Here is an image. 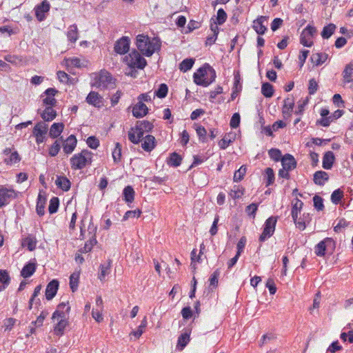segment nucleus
Segmentation results:
<instances>
[{
    "instance_id": "obj_1",
    "label": "nucleus",
    "mask_w": 353,
    "mask_h": 353,
    "mask_svg": "<svg viewBox=\"0 0 353 353\" xmlns=\"http://www.w3.org/2000/svg\"><path fill=\"white\" fill-rule=\"evenodd\" d=\"M136 45L138 50L145 56L150 57L155 51L160 50L161 41L158 38H150L144 34L137 36Z\"/></svg>"
},
{
    "instance_id": "obj_2",
    "label": "nucleus",
    "mask_w": 353,
    "mask_h": 353,
    "mask_svg": "<svg viewBox=\"0 0 353 353\" xmlns=\"http://www.w3.org/2000/svg\"><path fill=\"white\" fill-rule=\"evenodd\" d=\"M216 75L214 69L208 63H205L199 68L193 74L194 82L203 87H208L216 79Z\"/></svg>"
},
{
    "instance_id": "obj_3",
    "label": "nucleus",
    "mask_w": 353,
    "mask_h": 353,
    "mask_svg": "<svg viewBox=\"0 0 353 353\" xmlns=\"http://www.w3.org/2000/svg\"><path fill=\"white\" fill-rule=\"evenodd\" d=\"M92 152L83 150L81 152L74 154L70 159L72 170H81L92 163Z\"/></svg>"
},
{
    "instance_id": "obj_4",
    "label": "nucleus",
    "mask_w": 353,
    "mask_h": 353,
    "mask_svg": "<svg viewBox=\"0 0 353 353\" xmlns=\"http://www.w3.org/2000/svg\"><path fill=\"white\" fill-rule=\"evenodd\" d=\"M91 86L100 89H110L114 87V82L110 73L105 70H101L98 74H95Z\"/></svg>"
},
{
    "instance_id": "obj_5",
    "label": "nucleus",
    "mask_w": 353,
    "mask_h": 353,
    "mask_svg": "<svg viewBox=\"0 0 353 353\" xmlns=\"http://www.w3.org/2000/svg\"><path fill=\"white\" fill-rule=\"evenodd\" d=\"M125 60L131 68L143 69L147 64L146 60L137 50L131 52L125 57Z\"/></svg>"
},
{
    "instance_id": "obj_6",
    "label": "nucleus",
    "mask_w": 353,
    "mask_h": 353,
    "mask_svg": "<svg viewBox=\"0 0 353 353\" xmlns=\"http://www.w3.org/2000/svg\"><path fill=\"white\" fill-rule=\"evenodd\" d=\"M277 222V216H272L269 217L265 222L263 230L259 236L261 242L265 241L266 239L272 236L274 232L276 224Z\"/></svg>"
},
{
    "instance_id": "obj_7",
    "label": "nucleus",
    "mask_w": 353,
    "mask_h": 353,
    "mask_svg": "<svg viewBox=\"0 0 353 353\" xmlns=\"http://www.w3.org/2000/svg\"><path fill=\"white\" fill-rule=\"evenodd\" d=\"M335 248V242L332 238H325L315 246V254L323 256L326 251L332 252Z\"/></svg>"
},
{
    "instance_id": "obj_8",
    "label": "nucleus",
    "mask_w": 353,
    "mask_h": 353,
    "mask_svg": "<svg viewBox=\"0 0 353 353\" xmlns=\"http://www.w3.org/2000/svg\"><path fill=\"white\" fill-rule=\"evenodd\" d=\"M47 132L48 125L45 122L40 121L35 125L32 130V134L35 137L36 142L38 144L44 142Z\"/></svg>"
},
{
    "instance_id": "obj_9",
    "label": "nucleus",
    "mask_w": 353,
    "mask_h": 353,
    "mask_svg": "<svg viewBox=\"0 0 353 353\" xmlns=\"http://www.w3.org/2000/svg\"><path fill=\"white\" fill-rule=\"evenodd\" d=\"M16 196L17 194L13 189H8L3 185H0V208L8 204Z\"/></svg>"
},
{
    "instance_id": "obj_10",
    "label": "nucleus",
    "mask_w": 353,
    "mask_h": 353,
    "mask_svg": "<svg viewBox=\"0 0 353 353\" xmlns=\"http://www.w3.org/2000/svg\"><path fill=\"white\" fill-rule=\"evenodd\" d=\"M70 311V306L69 302H61L57 305V310L52 314V319L53 320L59 319H68V315Z\"/></svg>"
},
{
    "instance_id": "obj_11",
    "label": "nucleus",
    "mask_w": 353,
    "mask_h": 353,
    "mask_svg": "<svg viewBox=\"0 0 353 353\" xmlns=\"http://www.w3.org/2000/svg\"><path fill=\"white\" fill-rule=\"evenodd\" d=\"M59 139L61 143H62L63 152L66 154H71L77 146V140L76 137L73 134H71L65 140H63V137H61Z\"/></svg>"
},
{
    "instance_id": "obj_12",
    "label": "nucleus",
    "mask_w": 353,
    "mask_h": 353,
    "mask_svg": "<svg viewBox=\"0 0 353 353\" xmlns=\"http://www.w3.org/2000/svg\"><path fill=\"white\" fill-rule=\"evenodd\" d=\"M50 5L47 0H43L40 4L35 6V15L39 21H42L46 19V14L50 10Z\"/></svg>"
},
{
    "instance_id": "obj_13",
    "label": "nucleus",
    "mask_w": 353,
    "mask_h": 353,
    "mask_svg": "<svg viewBox=\"0 0 353 353\" xmlns=\"http://www.w3.org/2000/svg\"><path fill=\"white\" fill-rule=\"evenodd\" d=\"M130 39L127 37H123L114 44V51L120 54H124L130 49Z\"/></svg>"
},
{
    "instance_id": "obj_14",
    "label": "nucleus",
    "mask_w": 353,
    "mask_h": 353,
    "mask_svg": "<svg viewBox=\"0 0 353 353\" xmlns=\"http://www.w3.org/2000/svg\"><path fill=\"white\" fill-rule=\"evenodd\" d=\"M191 330L185 329V331L179 336L176 344V349L179 351L183 350L190 341Z\"/></svg>"
},
{
    "instance_id": "obj_15",
    "label": "nucleus",
    "mask_w": 353,
    "mask_h": 353,
    "mask_svg": "<svg viewBox=\"0 0 353 353\" xmlns=\"http://www.w3.org/2000/svg\"><path fill=\"white\" fill-rule=\"evenodd\" d=\"M59 281L56 279H53L48 283L46 289V298L47 300H51L55 296L59 288Z\"/></svg>"
},
{
    "instance_id": "obj_16",
    "label": "nucleus",
    "mask_w": 353,
    "mask_h": 353,
    "mask_svg": "<svg viewBox=\"0 0 353 353\" xmlns=\"http://www.w3.org/2000/svg\"><path fill=\"white\" fill-rule=\"evenodd\" d=\"M132 114L136 118H142L148 112V108L142 101H139L132 108Z\"/></svg>"
},
{
    "instance_id": "obj_17",
    "label": "nucleus",
    "mask_w": 353,
    "mask_h": 353,
    "mask_svg": "<svg viewBox=\"0 0 353 353\" xmlns=\"http://www.w3.org/2000/svg\"><path fill=\"white\" fill-rule=\"evenodd\" d=\"M102 99V97L98 92L91 91L88 94L85 101L90 105H92L97 108H100L103 105Z\"/></svg>"
},
{
    "instance_id": "obj_18",
    "label": "nucleus",
    "mask_w": 353,
    "mask_h": 353,
    "mask_svg": "<svg viewBox=\"0 0 353 353\" xmlns=\"http://www.w3.org/2000/svg\"><path fill=\"white\" fill-rule=\"evenodd\" d=\"M281 164L284 169L291 171L296 168V161L292 154H286L281 159Z\"/></svg>"
},
{
    "instance_id": "obj_19",
    "label": "nucleus",
    "mask_w": 353,
    "mask_h": 353,
    "mask_svg": "<svg viewBox=\"0 0 353 353\" xmlns=\"http://www.w3.org/2000/svg\"><path fill=\"white\" fill-rule=\"evenodd\" d=\"M57 323L54 326V333L57 336H61L63 335L65 329L69 325L68 319H57Z\"/></svg>"
},
{
    "instance_id": "obj_20",
    "label": "nucleus",
    "mask_w": 353,
    "mask_h": 353,
    "mask_svg": "<svg viewBox=\"0 0 353 353\" xmlns=\"http://www.w3.org/2000/svg\"><path fill=\"white\" fill-rule=\"evenodd\" d=\"M313 180L315 184L323 186L329 180V175L325 171H316L314 174Z\"/></svg>"
},
{
    "instance_id": "obj_21",
    "label": "nucleus",
    "mask_w": 353,
    "mask_h": 353,
    "mask_svg": "<svg viewBox=\"0 0 353 353\" xmlns=\"http://www.w3.org/2000/svg\"><path fill=\"white\" fill-rule=\"evenodd\" d=\"M142 148L146 152L152 151L155 147V138L152 135H147L143 139Z\"/></svg>"
},
{
    "instance_id": "obj_22",
    "label": "nucleus",
    "mask_w": 353,
    "mask_h": 353,
    "mask_svg": "<svg viewBox=\"0 0 353 353\" xmlns=\"http://www.w3.org/2000/svg\"><path fill=\"white\" fill-rule=\"evenodd\" d=\"M294 107V100L291 98H287L284 100V105L282 109V113L285 119H288Z\"/></svg>"
},
{
    "instance_id": "obj_23",
    "label": "nucleus",
    "mask_w": 353,
    "mask_h": 353,
    "mask_svg": "<svg viewBox=\"0 0 353 353\" xmlns=\"http://www.w3.org/2000/svg\"><path fill=\"white\" fill-rule=\"evenodd\" d=\"M265 19V17L261 16L254 21L253 28L260 35L264 34L267 30V28L263 25Z\"/></svg>"
},
{
    "instance_id": "obj_24",
    "label": "nucleus",
    "mask_w": 353,
    "mask_h": 353,
    "mask_svg": "<svg viewBox=\"0 0 353 353\" xmlns=\"http://www.w3.org/2000/svg\"><path fill=\"white\" fill-rule=\"evenodd\" d=\"M292 208L291 211L292 217L294 223H296V220L298 219V215L300 213L302 207L303 205V203L299 200V199H295L292 201Z\"/></svg>"
},
{
    "instance_id": "obj_25",
    "label": "nucleus",
    "mask_w": 353,
    "mask_h": 353,
    "mask_svg": "<svg viewBox=\"0 0 353 353\" xmlns=\"http://www.w3.org/2000/svg\"><path fill=\"white\" fill-rule=\"evenodd\" d=\"M335 160L334 154L332 152L328 151L324 154L323 157V168L325 170H330L332 168Z\"/></svg>"
},
{
    "instance_id": "obj_26",
    "label": "nucleus",
    "mask_w": 353,
    "mask_h": 353,
    "mask_svg": "<svg viewBox=\"0 0 353 353\" xmlns=\"http://www.w3.org/2000/svg\"><path fill=\"white\" fill-rule=\"evenodd\" d=\"M328 55L325 52H316L311 55L310 60L315 65L319 66L324 63Z\"/></svg>"
},
{
    "instance_id": "obj_27",
    "label": "nucleus",
    "mask_w": 353,
    "mask_h": 353,
    "mask_svg": "<svg viewBox=\"0 0 353 353\" xmlns=\"http://www.w3.org/2000/svg\"><path fill=\"white\" fill-rule=\"evenodd\" d=\"M64 128V125L62 123H54L49 132V136L52 139H56L60 136Z\"/></svg>"
},
{
    "instance_id": "obj_28",
    "label": "nucleus",
    "mask_w": 353,
    "mask_h": 353,
    "mask_svg": "<svg viewBox=\"0 0 353 353\" xmlns=\"http://www.w3.org/2000/svg\"><path fill=\"white\" fill-rule=\"evenodd\" d=\"M55 184L59 188L63 191H68L71 185L70 180L66 176H57Z\"/></svg>"
},
{
    "instance_id": "obj_29",
    "label": "nucleus",
    "mask_w": 353,
    "mask_h": 353,
    "mask_svg": "<svg viewBox=\"0 0 353 353\" xmlns=\"http://www.w3.org/2000/svg\"><path fill=\"white\" fill-rule=\"evenodd\" d=\"M36 263H28L26 264L21 271V275L23 278H28L31 276L36 271Z\"/></svg>"
},
{
    "instance_id": "obj_30",
    "label": "nucleus",
    "mask_w": 353,
    "mask_h": 353,
    "mask_svg": "<svg viewBox=\"0 0 353 353\" xmlns=\"http://www.w3.org/2000/svg\"><path fill=\"white\" fill-rule=\"evenodd\" d=\"M37 239L32 235H28L27 237L23 239L21 245L27 247L29 251H33L36 248Z\"/></svg>"
},
{
    "instance_id": "obj_31",
    "label": "nucleus",
    "mask_w": 353,
    "mask_h": 353,
    "mask_svg": "<svg viewBox=\"0 0 353 353\" xmlns=\"http://www.w3.org/2000/svg\"><path fill=\"white\" fill-rule=\"evenodd\" d=\"M68 39L72 43H75L79 38L78 28L76 24L69 26L67 32Z\"/></svg>"
},
{
    "instance_id": "obj_32",
    "label": "nucleus",
    "mask_w": 353,
    "mask_h": 353,
    "mask_svg": "<svg viewBox=\"0 0 353 353\" xmlns=\"http://www.w3.org/2000/svg\"><path fill=\"white\" fill-rule=\"evenodd\" d=\"M56 116L57 112L52 108V107H46L43 113L41 114V118L45 121H51L55 119Z\"/></svg>"
},
{
    "instance_id": "obj_33",
    "label": "nucleus",
    "mask_w": 353,
    "mask_h": 353,
    "mask_svg": "<svg viewBox=\"0 0 353 353\" xmlns=\"http://www.w3.org/2000/svg\"><path fill=\"white\" fill-rule=\"evenodd\" d=\"M181 156L174 152L170 154V157L167 161V163L169 165L176 168L181 165Z\"/></svg>"
},
{
    "instance_id": "obj_34",
    "label": "nucleus",
    "mask_w": 353,
    "mask_h": 353,
    "mask_svg": "<svg viewBox=\"0 0 353 353\" xmlns=\"http://www.w3.org/2000/svg\"><path fill=\"white\" fill-rule=\"evenodd\" d=\"M46 202V199L39 194L37 198L36 211L37 214L40 216L44 215L45 214Z\"/></svg>"
},
{
    "instance_id": "obj_35",
    "label": "nucleus",
    "mask_w": 353,
    "mask_h": 353,
    "mask_svg": "<svg viewBox=\"0 0 353 353\" xmlns=\"http://www.w3.org/2000/svg\"><path fill=\"white\" fill-rule=\"evenodd\" d=\"M353 63L347 65L343 72V76L346 83H350L353 81Z\"/></svg>"
},
{
    "instance_id": "obj_36",
    "label": "nucleus",
    "mask_w": 353,
    "mask_h": 353,
    "mask_svg": "<svg viewBox=\"0 0 353 353\" xmlns=\"http://www.w3.org/2000/svg\"><path fill=\"white\" fill-rule=\"evenodd\" d=\"M123 195L127 203H132L134 199V191L131 186L128 185L123 189Z\"/></svg>"
},
{
    "instance_id": "obj_37",
    "label": "nucleus",
    "mask_w": 353,
    "mask_h": 353,
    "mask_svg": "<svg viewBox=\"0 0 353 353\" xmlns=\"http://www.w3.org/2000/svg\"><path fill=\"white\" fill-rule=\"evenodd\" d=\"M243 194L244 188L240 185H235L231 189L229 194L233 199H236L241 198Z\"/></svg>"
},
{
    "instance_id": "obj_38",
    "label": "nucleus",
    "mask_w": 353,
    "mask_h": 353,
    "mask_svg": "<svg viewBox=\"0 0 353 353\" xmlns=\"http://www.w3.org/2000/svg\"><path fill=\"white\" fill-rule=\"evenodd\" d=\"M194 63V59L192 58L185 59L179 64V69L181 71L185 72L190 70Z\"/></svg>"
},
{
    "instance_id": "obj_39",
    "label": "nucleus",
    "mask_w": 353,
    "mask_h": 353,
    "mask_svg": "<svg viewBox=\"0 0 353 353\" xmlns=\"http://www.w3.org/2000/svg\"><path fill=\"white\" fill-rule=\"evenodd\" d=\"M336 28V26L333 23L325 26L321 32V37L323 39H329L334 32Z\"/></svg>"
},
{
    "instance_id": "obj_40",
    "label": "nucleus",
    "mask_w": 353,
    "mask_h": 353,
    "mask_svg": "<svg viewBox=\"0 0 353 353\" xmlns=\"http://www.w3.org/2000/svg\"><path fill=\"white\" fill-rule=\"evenodd\" d=\"M121 145L119 142L116 143L115 147L112 152V159L115 163H118L121 161Z\"/></svg>"
},
{
    "instance_id": "obj_41",
    "label": "nucleus",
    "mask_w": 353,
    "mask_h": 353,
    "mask_svg": "<svg viewBox=\"0 0 353 353\" xmlns=\"http://www.w3.org/2000/svg\"><path fill=\"white\" fill-rule=\"evenodd\" d=\"M136 125L138 130L145 132L151 131L154 127L153 124L148 121H139Z\"/></svg>"
},
{
    "instance_id": "obj_42",
    "label": "nucleus",
    "mask_w": 353,
    "mask_h": 353,
    "mask_svg": "<svg viewBox=\"0 0 353 353\" xmlns=\"http://www.w3.org/2000/svg\"><path fill=\"white\" fill-rule=\"evenodd\" d=\"M261 93L268 98L272 97L274 94L273 86L268 82L263 83L261 86Z\"/></svg>"
},
{
    "instance_id": "obj_43",
    "label": "nucleus",
    "mask_w": 353,
    "mask_h": 353,
    "mask_svg": "<svg viewBox=\"0 0 353 353\" xmlns=\"http://www.w3.org/2000/svg\"><path fill=\"white\" fill-rule=\"evenodd\" d=\"M79 274L74 272L70 276V287L71 290L74 292L78 289Z\"/></svg>"
},
{
    "instance_id": "obj_44",
    "label": "nucleus",
    "mask_w": 353,
    "mask_h": 353,
    "mask_svg": "<svg viewBox=\"0 0 353 353\" xmlns=\"http://www.w3.org/2000/svg\"><path fill=\"white\" fill-rule=\"evenodd\" d=\"M265 185L266 186H270L274 182L275 176L273 169L271 168H267L265 170Z\"/></svg>"
},
{
    "instance_id": "obj_45",
    "label": "nucleus",
    "mask_w": 353,
    "mask_h": 353,
    "mask_svg": "<svg viewBox=\"0 0 353 353\" xmlns=\"http://www.w3.org/2000/svg\"><path fill=\"white\" fill-rule=\"evenodd\" d=\"M97 243L96 239L95 234H94L90 239L89 241L85 243L83 248H82L79 251L82 253H87L92 250V247Z\"/></svg>"
},
{
    "instance_id": "obj_46",
    "label": "nucleus",
    "mask_w": 353,
    "mask_h": 353,
    "mask_svg": "<svg viewBox=\"0 0 353 353\" xmlns=\"http://www.w3.org/2000/svg\"><path fill=\"white\" fill-rule=\"evenodd\" d=\"M110 268V261H108L106 264H101L100 265V272L99 274L98 278L103 281L105 277L109 274Z\"/></svg>"
},
{
    "instance_id": "obj_47",
    "label": "nucleus",
    "mask_w": 353,
    "mask_h": 353,
    "mask_svg": "<svg viewBox=\"0 0 353 353\" xmlns=\"http://www.w3.org/2000/svg\"><path fill=\"white\" fill-rule=\"evenodd\" d=\"M21 161V157L17 151L12 152L9 157L4 159V162L7 165H12L13 163H18Z\"/></svg>"
},
{
    "instance_id": "obj_48",
    "label": "nucleus",
    "mask_w": 353,
    "mask_h": 353,
    "mask_svg": "<svg viewBox=\"0 0 353 353\" xmlns=\"http://www.w3.org/2000/svg\"><path fill=\"white\" fill-rule=\"evenodd\" d=\"M268 154L270 156V158L272 160H274L276 162H278L279 161H281L282 159V154L280 150L277 148H271L268 151Z\"/></svg>"
},
{
    "instance_id": "obj_49",
    "label": "nucleus",
    "mask_w": 353,
    "mask_h": 353,
    "mask_svg": "<svg viewBox=\"0 0 353 353\" xmlns=\"http://www.w3.org/2000/svg\"><path fill=\"white\" fill-rule=\"evenodd\" d=\"M59 206V200L58 197L54 196L50 201L48 211L50 214H54L57 212Z\"/></svg>"
},
{
    "instance_id": "obj_50",
    "label": "nucleus",
    "mask_w": 353,
    "mask_h": 353,
    "mask_svg": "<svg viewBox=\"0 0 353 353\" xmlns=\"http://www.w3.org/2000/svg\"><path fill=\"white\" fill-rule=\"evenodd\" d=\"M147 326V320L146 317H145L140 324V325L138 327L137 330L136 331H133L131 332L130 334L134 335L137 339L139 338L141 334L143 333L145 327Z\"/></svg>"
},
{
    "instance_id": "obj_51",
    "label": "nucleus",
    "mask_w": 353,
    "mask_h": 353,
    "mask_svg": "<svg viewBox=\"0 0 353 353\" xmlns=\"http://www.w3.org/2000/svg\"><path fill=\"white\" fill-rule=\"evenodd\" d=\"M246 173V167L245 165H241L240 167V168L235 171L234 174V177H233V180L234 182H239L241 181L245 174Z\"/></svg>"
},
{
    "instance_id": "obj_52",
    "label": "nucleus",
    "mask_w": 353,
    "mask_h": 353,
    "mask_svg": "<svg viewBox=\"0 0 353 353\" xmlns=\"http://www.w3.org/2000/svg\"><path fill=\"white\" fill-rule=\"evenodd\" d=\"M61 149L60 139H57L49 148V155L50 157H55L58 154Z\"/></svg>"
},
{
    "instance_id": "obj_53",
    "label": "nucleus",
    "mask_w": 353,
    "mask_h": 353,
    "mask_svg": "<svg viewBox=\"0 0 353 353\" xmlns=\"http://www.w3.org/2000/svg\"><path fill=\"white\" fill-rule=\"evenodd\" d=\"M343 197V192L341 189L335 190L331 194V201L334 204H338Z\"/></svg>"
},
{
    "instance_id": "obj_54",
    "label": "nucleus",
    "mask_w": 353,
    "mask_h": 353,
    "mask_svg": "<svg viewBox=\"0 0 353 353\" xmlns=\"http://www.w3.org/2000/svg\"><path fill=\"white\" fill-rule=\"evenodd\" d=\"M10 276L6 270H0V283L5 288L9 285Z\"/></svg>"
},
{
    "instance_id": "obj_55",
    "label": "nucleus",
    "mask_w": 353,
    "mask_h": 353,
    "mask_svg": "<svg viewBox=\"0 0 353 353\" xmlns=\"http://www.w3.org/2000/svg\"><path fill=\"white\" fill-rule=\"evenodd\" d=\"M168 92V88L167 85L165 83H161L159 85L157 90L155 91V94L159 98L162 99V98H165L167 96Z\"/></svg>"
},
{
    "instance_id": "obj_56",
    "label": "nucleus",
    "mask_w": 353,
    "mask_h": 353,
    "mask_svg": "<svg viewBox=\"0 0 353 353\" xmlns=\"http://www.w3.org/2000/svg\"><path fill=\"white\" fill-rule=\"evenodd\" d=\"M196 134L199 137V139L202 142H206L207 141V130L205 128L201 125L198 126L196 128Z\"/></svg>"
},
{
    "instance_id": "obj_57",
    "label": "nucleus",
    "mask_w": 353,
    "mask_h": 353,
    "mask_svg": "<svg viewBox=\"0 0 353 353\" xmlns=\"http://www.w3.org/2000/svg\"><path fill=\"white\" fill-rule=\"evenodd\" d=\"M313 202L314 208L319 210H323L324 209L323 199L318 195H315L313 197Z\"/></svg>"
},
{
    "instance_id": "obj_58",
    "label": "nucleus",
    "mask_w": 353,
    "mask_h": 353,
    "mask_svg": "<svg viewBox=\"0 0 353 353\" xmlns=\"http://www.w3.org/2000/svg\"><path fill=\"white\" fill-rule=\"evenodd\" d=\"M227 19V14L223 9L220 8L217 11L216 21L219 25H222Z\"/></svg>"
},
{
    "instance_id": "obj_59",
    "label": "nucleus",
    "mask_w": 353,
    "mask_h": 353,
    "mask_svg": "<svg viewBox=\"0 0 353 353\" xmlns=\"http://www.w3.org/2000/svg\"><path fill=\"white\" fill-rule=\"evenodd\" d=\"M300 43L305 47H311L313 45L311 37L307 36V34L301 32L300 37Z\"/></svg>"
},
{
    "instance_id": "obj_60",
    "label": "nucleus",
    "mask_w": 353,
    "mask_h": 353,
    "mask_svg": "<svg viewBox=\"0 0 353 353\" xmlns=\"http://www.w3.org/2000/svg\"><path fill=\"white\" fill-rule=\"evenodd\" d=\"M141 211L140 210H128L125 213L122 219V221H125L130 217H139L141 215Z\"/></svg>"
},
{
    "instance_id": "obj_61",
    "label": "nucleus",
    "mask_w": 353,
    "mask_h": 353,
    "mask_svg": "<svg viewBox=\"0 0 353 353\" xmlns=\"http://www.w3.org/2000/svg\"><path fill=\"white\" fill-rule=\"evenodd\" d=\"M220 274L219 270H216L210 277V285L214 288H216L218 285L219 276Z\"/></svg>"
},
{
    "instance_id": "obj_62",
    "label": "nucleus",
    "mask_w": 353,
    "mask_h": 353,
    "mask_svg": "<svg viewBox=\"0 0 353 353\" xmlns=\"http://www.w3.org/2000/svg\"><path fill=\"white\" fill-rule=\"evenodd\" d=\"M257 210L258 204L253 203L246 207L245 212L249 216H252L253 218H254Z\"/></svg>"
},
{
    "instance_id": "obj_63",
    "label": "nucleus",
    "mask_w": 353,
    "mask_h": 353,
    "mask_svg": "<svg viewBox=\"0 0 353 353\" xmlns=\"http://www.w3.org/2000/svg\"><path fill=\"white\" fill-rule=\"evenodd\" d=\"M88 145L92 149H97L99 145V141L95 137H89L86 141Z\"/></svg>"
},
{
    "instance_id": "obj_64",
    "label": "nucleus",
    "mask_w": 353,
    "mask_h": 353,
    "mask_svg": "<svg viewBox=\"0 0 353 353\" xmlns=\"http://www.w3.org/2000/svg\"><path fill=\"white\" fill-rule=\"evenodd\" d=\"M240 114L239 113H234L230 119V127L232 128H236L237 127H239L240 123Z\"/></svg>"
}]
</instances>
